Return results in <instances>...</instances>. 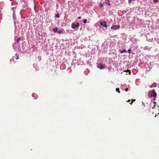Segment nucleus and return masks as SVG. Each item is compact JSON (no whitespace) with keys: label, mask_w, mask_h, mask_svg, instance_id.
Wrapping results in <instances>:
<instances>
[{"label":"nucleus","mask_w":159,"mask_h":159,"mask_svg":"<svg viewBox=\"0 0 159 159\" xmlns=\"http://www.w3.org/2000/svg\"><path fill=\"white\" fill-rule=\"evenodd\" d=\"M120 27V26L119 25H113L111 26V30H116L118 29Z\"/></svg>","instance_id":"nucleus-1"},{"label":"nucleus","mask_w":159,"mask_h":159,"mask_svg":"<svg viewBox=\"0 0 159 159\" xmlns=\"http://www.w3.org/2000/svg\"><path fill=\"white\" fill-rule=\"evenodd\" d=\"M79 24L78 23L76 24H75L74 23L72 24L71 27L72 28L75 29L76 28H78L79 27Z\"/></svg>","instance_id":"nucleus-2"},{"label":"nucleus","mask_w":159,"mask_h":159,"mask_svg":"<svg viewBox=\"0 0 159 159\" xmlns=\"http://www.w3.org/2000/svg\"><path fill=\"white\" fill-rule=\"evenodd\" d=\"M157 93L154 90H152L150 94V96L151 97H155L157 96Z\"/></svg>","instance_id":"nucleus-3"},{"label":"nucleus","mask_w":159,"mask_h":159,"mask_svg":"<svg viewBox=\"0 0 159 159\" xmlns=\"http://www.w3.org/2000/svg\"><path fill=\"white\" fill-rule=\"evenodd\" d=\"M100 24L101 25L103 26V27L105 28L107 27V25L106 24V21H104L102 22H101L100 23Z\"/></svg>","instance_id":"nucleus-4"},{"label":"nucleus","mask_w":159,"mask_h":159,"mask_svg":"<svg viewBox=\"0 0 159 159\" xmlns=\"http://www.w3.org/2000/svg\"><path fill=\"white\" fill-rule=\"evenodd\" d=\"M98 68H99L100 69H105V66H104L102 64H100L98 65Z\"/></svg>","instance_id":"nucleus-5"},{"label":"nucleus","mask_w":159,"mask_h":159,"mask_svg":"<svg viewBox=\"0 0 159 159\" xmlns=\"http://www.w3.org/2000/svg\"><path fill=\"white\" fill-rule=\"evenodd\" d=\"M14 59V57H13L12 58H11V59H10V63L11 64H12V62H13Z\"/></svg>","instance_id":"nucleus-6"},{"label":"nucleus","mask_w":159,"mask_h":159,"mask_svg":"<svg viewBox=\"0 0 159 159\" xmlns=\"http://www.w3.org/2000/svg\"><path fill=\"white\" fill-rule=\"evenodd\" d=\"M21 39L20 37H19L18 38L16 41V43H19V41Z\"/></svg>","instance_id":"nucleus-7"},{"label":"nucleus","mask_w":159,"mask_h":159,"mask_svg":"<svg viewBox=\"0 0 159 159\" xmlns=\"http://www.w3.org/2000/svg\"><path fill=\"white\" fill-rule=\"evenodd\" d=\"M123 52H125L127 53V51L125 49H124L122 50L120 52V53H122Z\"/></svg>","instance_id":"nucleus-8"},{"label":"nucleus","mask_w":159,"mask_h":159,"mask_svg":"<svg viewBox=\"0 0 159 159\" xmlns=\"http://www.w3.org/2000/svg\"><path fill=\"white\" fill-rule=\"evenodd\" d=\"M57 28H55L53 29V30L55 32H57Z\"/></svg>","instance_id":"nucleus-9"},{"label":"nucleus","mask_w":159,"mask_h":159,"mask_svg":"<svg viewBox=\"0 0 159 159\" xmlns=\"http://www.w3.org/2000/svg\"><path fill=\"white\" fill-rule=\"evenodd\" d=\"M124 72H129V74L130 75L131 73L130 71L129 70H127L125 71H124Z\"/></svg>","instance_id":"nucleus-10"},{"label":"nucleus","mask_w":159,"mask_h":159,"mask_svg":"<svg viewBox=\"0 0 159 159\" xmlns=\"http://www.w3.org/2000/svg\"><path fill=\"white\" fill-rule=\"evenodd\" d=\"M116 90L117 92H118V93H120V91L119 90V89L118 88H116Z\"/></svg>","instance_id":"nucleus-11"},{"label":"nucleus","mask_w":159,"mask_h":159,"mask_svg":"<svg viewBox=\"0 0 159 159\" xmlns=\"http://www.w3.org/2000/svg\"><path fill=\"white\" fill-rule=\"evenodd\" d=\"M63 32V31L62 30H59L58 31V33L59 34H61V33H62Z\"/></svg>","instance_id":"nucleus-12"},{"label":"nucleus","mask_w":159,"mask_h":159,"mask_svg":"<svg viewBox=\"0 0 159 159\" xmlns=\"http://www.w3.org/2000/svg\"><path fill=\"white\" fill-rule=\"evenodd\" d=\"M56 17H57V18H59V17L60 16H59V15L58 13H57V14L56 15Z\"/></svg>","instance_id":"nucleus-13"},{"label":"nucleus","mask_w":159,"mask_h":159,"mask_svg":"<svg viewBox=\"0 0 159 159\" xmlns=\"http://www.w3.org/2000/svg\"><path fill=\"white\" fill-rule=\"evenodd\" d=\"M100 7H102L103 6V5L102 3H100L99 5Z\"/></svg>","instance_id":"nucleus-14"},{"label":"nucleus","mask_w":159,"mask_h":159,"mask_svg":"<svg viewBox=\"0 0 159 159\" xmlns=\"http://www.w3.org/2000/svg\"><path fill=\"white\" fill-rule=\"evenodd\" d=\"M131 100L132 101V102H130L129 104H132L133 103V102L134 101H135V99H132Z\"/></svg>","instance_id":"nucleus-15"},{"label":"nucleus","mask_w":159,"mask_h":159,"mask_svg":"<svg viewBox=\"0 0 159 159\" xmlns=\"http://www.w3.org/2000/svg\"><path fill=\"white\" fill-rule=\"evenodd\" d=\"M86 22H87V20H86V19H84L83 20V22L84 23H86Z\"/></svg>","instance_id":"nucleus-16"},{"label":"nucleus","mask_w":159,"mask_h":159,"mask_svg":"<svg viewBox=\"0 0 159 159\" xmlns=\"http://www.w3.org/2000/svg\"><path fill=\"white\" fill-rule=\"evenodd\" d=\"M128 53H130L131 52V50L130 49H129L128 50Z\"/></svg>","instance_id":"nucleus-17"},{"label":"nucleus","mask_w":159,"mask_h":159,"mask_svg":"<svg viewBox=\"0 0 159 159\" xmlns=\"http://www.w3.org/2000/svg\"><path fill=\"white\" fill-rule=\"evenodd\" d=\"M15 58L16 60H17V59H19V56H17V57H16Z\"/></svg>","instance_id":"nucleus-18"},{"label":"nucleus","mask_w":159,"mask_h":159,"mask_svg":"<svg viewBox=\"0 0 159 159\" xmlns=\"http://www.w3.org/2000/svg\"><path fill=\"white\" fill-rule=\"evenodd\" d=\"M158 2L157 0H153V2Z\"/></svg>","instance_id":"nucleus-19"},{"label":"nucleus","mask_w":159,"mask_h":159,"mask_svg":"<svg viewBox=\"0 0 159 159\" xmlns=\"http://www.w3.org/2000/svg\"><path fill=\"white\" fill-rule=\"evenodd\" d=\"M106 3L108 4L109 6H110L111 5V4L109 2H106Z\"/></svg>","instance_id":"nucleus-20"},{"label":"nucleus","mask_w":159,"mask_h":159,"mask_svg":"<svg viewBox=\"0 0 159 159\" xmlns=\"http://www.w3.org/2000/svg\"><path fill=\"white\" fill-rule=\"evenodd\" d=\"M125 90L126 92H127L128 91V89L126 88L125 89Z\"/></svg>","instance_id":"nucleus-21"},{"label":"nucleus","mask_w":159,"mask_h":159,"mask_svg":"<svg viewBox=\"0 0 159 159\" xmlns=\"http://www.w3.org/2000/svg\"><path fill=\"white\" fill-rule=\"evenodd\" d=\"M81 18V16H79V17H78V19H80Z\"/></svg>","instance_id":"nucleus-22"},{"label":"nucleus","mask_w":159,"mask_h":159,"mask_svg":"<svg viewBox=\"0 0 159 159\" xmlns=\"http://www.w3.org/2000/svg\"><path fill=\"white\" fill-rule=\"evenodd\" d=\"M153 103H154V106H154V107H155V103H156V102H153Z\"/></svg>","instance_id":"nucleus-23"},{"label":"nucleus","mask_w":159,"mask_h":159,"mask_svg":"<svg viewBox=\"0 0 159 159\" xmlns=\"http://www.w3.org/2000/svg\"><path fill=\"white\" fill-rule=\"evenodd\" d=\"M130 101V100L129 99L127 101V102H129Z\"/></svg>","instance_id":"nucleus-24"},{"label":"nucleus","mask_w":159,"mask_h":159,"mask_svg":"<svg viewBox=\"0 0 159 159\" xmlns=\"http://www.w3.org/2000/svg\"><path fill=\"white\" fill-rule=\"evenodd\" d=\"M153 99L154 100H155V99L154 98H153Z\"/></svg>","instance_id":"nucleus-25"},{"label":"nucleus","mask_w":159,"mask_h":159,"mask_svg":"<svg viewBox=\"0 0 159 159\" xmlns=\"http://www.w3.org/2000/svg\"><path fill=\"white\" fill-rule=\"evenodd\" d=\"M11 1H13V0H10Z\"/></svg>","instance_id":"nucleus-26"}]
</instances>
